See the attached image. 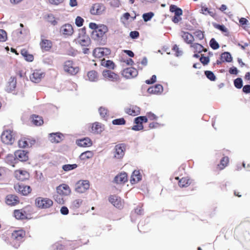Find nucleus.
Segmentation results:
<instances>
[{"label":"nucleus","mask_w":250,"mask_h":250,"mask_svg":"<svg viewBox=\"0 0 250 250\" xmlns=\"http://www.w3.org/2000/svg\"><path fill=\"white\" fill-rule=\"evenodd\" d=\"M73 62L72 61H67L65 62L64 65V70L65 72H69L70 69L73 66Z\"/></svg>","instance_id":"nucleus-58"},{"label":"nucleus","mask_w":250,"mask_h":250,"mask_svg":"<svg viewBox=\"0 0 250 250\" xmlns=\"http://www.w3.org/2000/svg\"><path fill=\"white\" fill-rule=\"evenodd\" d=\"M204 74L206 77L211 82H214L217 79L215 75L212 71L205 70L204 71Z\"/></svg>","instance_id":"nucleus-41"},{"label":"nucleus","mask_w":250,"mask_h":250,"mask_svg":"<svg viewBox=\"0 0 250 250\" xmlns=\"http://www.w3.org/2000/svg\"><path fill=\"white\" fill-rule=\"evenodd\" d=\"M108 201L117 208H120L122 206L120 198H118L116 195H110L108 198Z\"/></svg>","instance_id":"nucleus-29"},{"label":"nucleus","mask_w":250,"mask_h":250,"mask_svg":"<svg viewBox=\"0 0 250 250\" xmlns=\"http://www.w3.org/2000/svg\"><path fill=\"white\" fill-rule=\"evenodd\" d=\"M229 162V158L228 156H224L222 157L220 161V164L218 166L221 169H224L228 164Z\"/></svg>","instance_id":"nucleus-45"},{"label":"nucleus","mask_w":250,"mask_h":250,"mask_svg":"<svg viewBox=\"0 0 250 250\" xmlns=\"http://www.w3.org/2000/svg\"><path fill=\"white\" fill-rule=\"evenodd\" d=\"M234 86L237 89H241L243 86V80L241 77H238L233 81Z\"/></svg>","instance_id":"nucleus-47"},{"label":"nucleus","mask_w":250,"mask_h":250,"mask_svg":"<svg viewBox=\"0 0 250 250\" xmlns=\"http://www.w3.org/2000/svg\"><path fill=\"white\" fill-rule=\"evenodd\" d=\"M102 75L104 78H108L109 81L112 82H116L120 80L118 74L108 69L104 70L102 72Z\"/></svg>","instance_id":"nucleus-15"},{"label":"nucleus","mask_w":250,"mask_h":250,"mask_svg":"<svg viewBox=\"0 0 250 250\" xmlns=\"http://www.w3.org/2000/svg\"><path fill=\"white\" fill-rule=\"evenodd\" d=\"M7 40V33L4 29H0V42H5Z\"/></svg>","instance_id":"nucleus-52"},{"label":"nucleus","mask_w":250,"mask_h":250,"mask_svg":"<svg viewBox=\"0 0 250 250\" xmlns=\"http://www.w3.org/2000/svg\"><path fill=\"white\" fill-rule=\"evenodd\" d=\"M58 194L63 196L69 195L71 193V189L69 186L66 184H62L58 186L56 188Z\"/></svg>","instance_id":"nucleus-21"},{"label":"nucleus","mask_w":250,"mask_h":250,"mask_svg":"<svg viewBox=\"0 0 250 250\" xmlns=\"http://www.w3.org/2000/svg\"><path fill=\"white\" fill-rule=\"evenodd\" d=\"M50 250H66L64 246L59 243H55L50 248Z\"/></svg>","instance_id":"nucleus-59"},{"label":"nucleus","mask_w":250,"mask_h":250,"mask_svg":"<svg viewBox=\"0 0 250 250\" xmlns=\"http://www.w3.org/2000/svg\"><path fill=\"white\" fill-rule=\"evenodd\" d=\"M219 59L222 60V62H224V63H230L233 61V57L229 51L222 52L220 55Z\"/></svg>","instance_id":"nucleus-27"},{"label":"nucleus","mask_w":250,"mask_h":250,"mask_svg":"<svg viewBox=\"0 0 250 250\" xmlns=\"http://www.w3.org/2000/svg\"><path fill=\"white\" fill-rule=\"evenodd\" d=\"M212 24L213 26L221 31L222 33H225L226 36H229V31L228 28L223 24H219L216 22H212Z\"/></svg>","instance_id":"nucleus-33"},{"label":"nucleus","mask_w":250,"mask_h":250,"mask_svg":"<svg viewBox=\"0 0 250 250\" xmlns=\"http://www.w3.org/2000/svg\"><path fill=\"white\" fill-rule=\"evenodd\" d=\"M238 19L239 20L240 26H241L245 31H247L248 33L250 34V32L248 30V28L250 27L248 26L249 24V21L244 17H241L240 18L238 17Z\"/></svg>","instance_id":"nucleus-37"},{"label":"nucleus","mask_w":250,"mask_h":250,"mask_svg":"<svg viewBox=\"0 0 250 250\" xmlns=\"http://www.w3.org/2000/svg\"><path fill=\"white\" fill-rule=\"evenodd\" d=\"M172 50L175 52V56L177 57H180L183 55V52L179 49L178 46L176 44H174L172 47Z\"/></svg>","instance_id":"nucleus-49"},{"label":"nucleus","mask_w":250,"mask_h":250,"mask_svg":"<svg viewBox=\"0 0 250 250\" xmlns=\"http://www.w3.org/2000/svg\"><path fill=\"white\" fill-rule=\"evenodd\" d=\"M111 50L107 47H99L94 49L92 55L94 58H100L110 55Z\"/></svg>","instance_id":"nucleus-8"},{"label":"nucleus","mask_w":250,"mask_h":250,"mask_svg":"<svg viewBox=\"0 0 250 250\" xmlns=\"http://www.w3.org/2000/svg\"><path fill=\"white\" fill-rule=\"evenodd\" d=\"M60 20L59 18H56L52 14H48L47 15V21L52 25L55 26L58 24V21Z\"/></svg>","instance_id":"nucleus-40"},{"label":"nucleus","mask_w":250,"mask_h":250,"mask_svg":"<svg viewBox=\"0 0 250 250\" xmlns=\"http://www.w3.org/2000/svg\"><path fill=\"white\" fill-rule=\"evenodd\" d=\"M193 34L199 40H202L205 37L204 32L200 29L196 30Z\"/></svg>","instance_id":"nucleus-53"},{"label":"nucleus","mask_w":250,"mask_h":250,"mask_svg":"<svg viewBox=\"0 0 250 250\" xmlns=\"http://www.w3.org/2000/svg\"><path fill=\"white\" fill-rule=\"evenodd\" d=\"M200 43L197 42H194L190 45V47L193 48L194 53H202V50L200 48Z\"/></svg>","instance_id":"nucleus-60"},{"label":"nucleus","mask_w":250,"mask_h":250,"mask_svg":"<svg viewBox=\"0 0 250 250\" xmlns=\"http://www.w3.org/2000/svg\"><path fill=\"white\" fill-rule=\"evenodd\" d=\"M94 155V153L92 151L86 150L82 152L79 156V159L81 160L84 161L86 159L91 158Z\"/></svg>","instance_id":"nucleus-39"},{"label":"nucleus","mask_w":250,"mask_h":250,"mask_svg":"<svg viewBox=\"0 0 250 250\" xmlns=\"http://www.w3.org/2000/svg\"><path fill=\"white\" fill-rule=\"evenodd\" d=\"M25 233V231L23 229L14 230L12 233L11 238L23 242Z\"/></svg>","instance_id":"nucleus-18"},{"label":"nucleus","mask_w":250,"mask_h":250,"mask_svg":"<svg viewBox=\"0 0 250 250\" xmlns=\"http://www.w3.org/2000/svg\"><path fill=\"white\" fill-rule=\"evenodd\" d=\"M209 46L213 50H217L219 48L220 45L219 43L216 41V40L214 38H212L209 42Z\"/></svg>","instance_id":"nucleus-46"},{"label":"nucleus","mask_w":250,"mask_h":250,"mask_svg":"<svg viewBox=\"0 0 250 250\" xmlns=\"http://www.w3.org/2000/svg\"><path fill=\"white\" fill-rule=\"evenodd\" d=\"M239 72L237 68L234 66H232L229 69V72L230 75L236 76L239 74Z\"/></svg>","instance_id":"nucleus-62"},{"label":"nucleus","mask_w":250,"mask_h":250,"mask_svg":"<svg viewBox=\"0 0 250 250\" xmlns=\"http://www.w3.org/2000/svg\"><path fill=\"white\" fill-rule=\"evenodd\" d=\"M200 62L204 65H208L210 62V59L208 57H206L204 54H202L200 58Z\"/></svg>","instance_id":"nucleus-55"},{"label":"nucleus","mask_w":250,"mask_h":250,"mask_svg":"<svg viewBox=\"0 0 250 250\" xmlns=\"http://www.w3.org/2000/svg\"><path fill=\"white\" fill-rule=\"evenodd\" d=\"M128 181V175L126 172L123 171L116 175L113 182L117 184H125Z\"/></svg>","instance_id":"nucleus-14"},{"label":"nucleus","mask_w":250,"mask_h":250,"mask_svg":"<svg viewBox=\"0 0 250 250\" xmlns=\"http://www.w3.org/2000/svg\"><path fill=\"white\" fill-rule=\"evenodd\" d=\"M73 32V27L70 23H65L62 25L60 28V33L65 36H70L72 35Z\"/></svg>","instance_id":"nucleus-19"},{"label":"nucleus","mask_w":250,"mask_h":250,"mask_svg":"<svg viewBox=\"0 0 250 250\" xmlns=\"http://www.w3.org/2000/svg\"><path fill=\"white\" fill-rule=\"evenodd\" d=\"M154 16V13L151 11L145 13L142 15V18L145 22H147L151 21Z\"/></svg>","instance_id":"nucleus-44"},{"label":"nucleus","mask_w":250,"mask_h":250,"mask_svg":"<svg viewBox=\"0 0 250 250\" xmlns=\"http://www.w3.org/2000/svg\"><path fill=\"white\" fill-rule=\"evenodd\" d=\"M21 54L26 62H32L34 60V56L30 54L26 49L23 48L21 49Z\"/></svg>","instance_id":"nucleus-30"},{"label":"nucleus","mask_w":250,"mask_h":250,"mask_svg":"<svg viewBox=\"0 0 250 250\" xmlns=\"http://www.w3.org/2000/svg\"><path fill=\"white\" fill-rule=\"evenodd\" d=\"M91 130L94 133L100 134L104 130V125L101 123L95 122L92 124Z\"/></svg>","instance_id":"nucleus-24"},{"label":"nucleus","mask_w":250,"mask_h":250,"mask_svg":"<svg viewBox=\"0 0 250 250\" xmlns=\"http://www.w3.org/2000/svg\"><path fill=\"white\" fill-rule=\"evenodd\" d=\"M175 179L179 180L178 185L181 188L187 187L190 184V179L188 177H183L180 179L178 177H176Z\"/></svg>","instance_id":"nucleus-34"},{"label":"nucleus","mask_w":250,"mask_h":250,"mask_svg":"<svg viewBox=\"0 0 250 250\" xmlns=\"http://www.w3.org/2000/svg\"><path fill=\"white\" fill-rule=\"evenodd\" d=\"M157 81V76L156 75H153L149 79L145 81V83L147 84H153Z\"/></svg>","instance_id":"nucleus-63"},{"label":"nucleus","mask_w":250,"mask_h":250,"mask_svg":"<svg viewBox=\"0 0 250 250\" xmlns=\"http://www.w3.org/2000/svg\"><path fill=\"white\" fill-rule=\"evenodd\" d=\"M31 122L35 126H39L43 124L42 117L39 115L32 114L30 117Z\"/></svg>","instance_id":"nucleus-25"},{"label":"nucleus","mask_w":250,"mask_h":250,"mask_svg":"<svg viewBox=\"0 0 250 250\" xmlns=\"http://www.w3.org/2000/svg\"><path fill=\"white\" fill-rule=\"evenodd\" d=\"M169 11L174 14V15H182L183 10L174 4H171L169 6Z\"/></svg>","instance_id":"nucleus-36"},{"label":"nucleus","mask_w":250,"mask_h":250,"mask_svg":"<svg viewBox=\"0 0 250 250\" xmlns=\"http://www.w3.org/2000/svg\"><path fill=\"white\" fill-rule=\"evenodd\" d=\"M62 196L63 195L59 194H55L53 196V198L55 201L59 204H63L64 203V200Z\"/></svg>","instance_id":"nucleus-57"},{"label":"nucleus","mask_w":250,"mask_h":250,"mask_svg":"<svg viewBox=\"0 0 250 250\" xmlns=\"http://www.w3.org/2000/svg\"><path fill=\"white\" fill-rule=\"evenodd\" d=\"M29 151L27 150L19 149L14 152V154L17 160V163L19 162H25L29 159Z\"/></svg>","instance_id":"nucleus-11"},{"label":"nucleus","mask_w":250,"mask_h":250,"mask_svg":"<svg viewBox=\"0 0 250 250\" xmlns=\"http://www.w3.org/2000/svg\"><path fill=\"white\" fill-rule=\"evenodd\" d=\"M126 144L125 143H121L116 145L114 147V154L113 157L116 159H122L126 150Z\"/></svg>","instance_id":"nucleus-4"},{"label":"nucleus","mask_w":250,"mask_h":250,"mask_svg":"<svg viewBox=\"0 0 250 250\" xmlns=\"http://www.w3.org/2000/svg\"><path fill=\"white\" fill-rule=\"evenodd\" d=\"M98 110L101 118L103 119H105L106 118V115H107V109L104 106H100Z\"/></svg>","instance_id":"nucleus-50"},{"label":"nucleus","mask_w":250,"mask_h":250,"mask_svg":"<svg viewBox=\"0 0 250 250\" xmlns=\"http://www.w3.org/2000/svg\"><path fill=\"white\" fill-rule=\"evenodd\" d=\"M121 75L126 79H130L136 77L138 75V71L134 67H128L124 68L121 71Z\"/></svg>","instance_id":"nucleus-9"},{"label":"nucleus","mask_w":250,"mask_h":250,"mask_svg":"<svg viewBox=\"0 0 250 250\" xmlns=\"http://www.w3.org/2000/svg\"><path fill=\"white\" fill-rule=\"evenodd\" d=\"M78 167V165L76 164H65L62 166V168L64 171L68 172Z\"/></svg>","instance_id":"nucleus-42"},{"label":"nucleus","mask_w":250,"mask_h":250,"mask_svg":"<svg viewBox=\"0 0 250 250\" xmlns=\"http://www.w3.org/2000/svg\"><path fill=\"white\" fill-rule=\"evenodd\" d=\"M96 14L98 15L102 14L105 9L104 4L102 3H96Z\"/></svg>","instance_id":"nucleus-51"},{"label":"nucleus","mask_w":250,"mask_h":250,"mask_svg":"<svg viewBox=\"0 0 250 250\" xmlns=\"http://www.w3.org/2000/svg\"><path fill=\"white\" fill-rule=\"evenodd\" d=\"M12 133V131L10 129L3 130L0 135L1 141L6 145L13 144L14 138Z\"/></svg>","instance_id":"nucleus-7"},{"label":"nucleus","mask_w":250,"mask_h":250,"mask_svg":"<svg viewBox=\"0 0 250 250\" xmlns=\"http://www.w3.org/2000/svg\"><path fill=\"white\" fill-rule=\"evenodd\" d=\"M84 19L81 16H77L75 20V24L78 27H82L84 23Z\"/></svg>","instance_id":"nucleus-54"},{"label":"nucleus","mask_w":250,"mask_h":250,"mask_svg":"<svg viewBox=\"0 0 250 250\" xmlns=\"http://www.w3.org/2000/svg\"><path fill=\"white\" fill-rule=\"evenodd\" d=\"M35 201L36 206L41 209L48 208L53 204V201L48 198L38 197Z\"/></svg>","instance_id":"nucleus-3"},{"label":"nucleus","mask_w":250,"mask_h":250,"mask_svg":"<svg viewBox=\"0 0 250 250\" xmlns=\"http://www.w3.org/2000/svg\"><path fill=\"white\" fill-rule=\"evenodd\" d=\"M142 179V175L139 170H134L131 175L130 182L131 184H135Z\"/></svg>","instance_id":"nucleus-23"},{"label":"nucleus","mask_w":250,"mask_h":250,"mask_svg":"<svg viewBox=\"0 0 250 250\" xmlns=\"http://www.w3.org/2000/svg\"><path fill=\"white\" fill-rule=\"evenodd\" d=\"M132 109V116H137L141 113V108L137 105H131Z\"/></svg>","instance_id":"nucleus-56"},{"label":"nucleus","mask_w":250,"mask_h":250,"mask_svg":"<svg viewBox=\"0 0 250 250\" xmlns=\"http://www.w3.org/2000/svg\"><path fill=\"white\" fill-rule=\"evenodd\" d=\"M22 241L16 240L14 239H12V240L10 242V245L15 249H18L21 245Z\"/></svg>","instance_id":"nucleus-64"},{"label":"nucleus","mask_w":250,"mask_h":250,"mask_svg":"<svg viewBox=\"0 0 250 250\" xmlns=\"http://www.w3.org/2000/svg\"><path fill=\"white\" fill-rule=\"evenodd\" d=\"M44 76L45 73L36 70L30 76V79L32 82L38 83Z\"/></svg>","instance_id":"nucleus-22"},{"label":"nucleus","mask_w":250,"mask_h":250,"mask_svg":"<svg viewBox=\"0 0 250 250\" xmlns=\"http://www.w3.org/2000/svg\"><path fill=\"white\" fill-rule=\"evenodd\" d=\"M4 160L6 163L12 166L13 167H15V165L18 164L17 160L14 154V155L12 154H7Z\"/></svg>","instance_id":"nucleus-31"},{"label":"nucleus","mask_w":250,"mask_h":250,"mask_svg":"<svg viewBox=\"0 0 250 250\" xmlns=\"http://www.w3.org/2000/svg\"><path fill=\"white\" fill-rule=\"evenodd\" d=\"M76 144L80 147H88L93 145V142L90 138L85 137L77 139Z\"/></svg>","instance_id":"nucleus-16"},{"label":"nucleus","mask_w":250,"mask_h":250,"mask_svg":"<svg viewBox=\"0 0 250 250\" xmlns=\"http://www.w3.org/2000/svg\"><path fill=\"white\" fill-rule=\"evenodd\" d=\"M199 12L201 14H202L204 15H209L210 16L212 17L213 18H215L216 17V13H214L212 11H210L207 6L205 4H202L201 5V9L199 10Z\"/></svg>","instance_id":"nucleus-28"},{"label":"nucleus","mask_w":250,"mask_h":250,"mask_svg":"<svg viewBox=\"0 0 250 250\" xmlns=\"http://www.w3.org/2000/svg\"><path fill=\"white\" fill-rule=\"evenodd\" d=\"M36 143V140L30 136L24 137L18 142V146L20 148H25L31 147Z\"/></svg>","instance_id":"nucleus-10"},{"label":"nucleus","mask_w":250,"mask_h":250,"mask_svg":"<svg viewBox=\"0 0 250 250\" xmlns=\"http://www.w3.org/2000/svg\"><path fill=\"white\" fill-rule=\"evenodd\" d=\"M55 136L56 137L57 144L61 143L64 138V136L63 133L60 132H56Z\"/></svg>","instance_id":"nucleus-61"},{"label":"nucleus","mask_w":250,"mask_h":250,"mask_svg":"<svg viewBox=\"0 0 250 250\" xmlns=\"http://www.w3.org/2000/svg\"><path fill=\"white\" fill-rule=\"evenodd\" d=\"M31 208L30 206H27L22 209H15L13 211V216L19 220H29L31 219L29 216L30 215L29 212L32 211Z\"/></svg>","instance_id":"nucleus-2"},{"label":"nucleus","mask_w":250,"mask_h":250,"mask_svg":"<svg viewBox=\"0 0 250 250\" xmlns=\"http://www.w3.org/2000/svg\"><path fill=\"white\" fill-rule=\"evenodd\" d=\"M5 203L8 206H14L20 203V199L16 194H8L5 197Z\"/></svg>","instance_id":"nucleus-20"},{"label":"nucleus","mask_w":250,"mask_h":250,"mask_svg":"<svg viewBox=\"0 0 250 250\" xmlns=\"http://www.w3.org/2000/svg\"><path fill=\"white\" fill-rule=\"evenodd\" d=\"M101 65L108 69L114 70L116 67L115 62L110 60L101 61Z\"/></svg>","instance_id":"nucleus-32"},{"label":"nucleus","mask_w":250,"mask_h":250,"mask_svg":"<svg viewBox=\"0 0 250 250\" xmlns=\"http://www.w3.org/2000/svg\"><path fill=\"white\" fill-rule=\"evenodd\" d=\"M89 186L88 180H81L76 183L75 190L78 193H83L89 189Z\"/></svg>","instance_id":"nucleus-6"},{"label":"nucleus","mask_w":250,"mask_h":250,"mask_svg":"<svg viewBox=\"0 0 250 250\" xmlns=\"http://www.w3.org/2000/svg\"><path fill=\"white\" fill-rule=\"evenodd\" d=\"M242 228V226L240 225L238 227L234 229V233L236 235H238L240 240H244L246 241H249L250 240V233L247 230L245 231H240Z\"/></svg>","instance_id":"nucleus-13"},{"label":"nucleus","mask_w":250,"mask_h":250,"mask_svg":"<svg viewBox=\"0 0 250 250\" xmlns=\"http://www.w3.org/2000/svg\"><path fill=\"white\" fill-rule=\"evenodd\" d=\"M17 85V79L15 76H11L8 82V85L6 86V91L8 92H11L14 90Z\"/></svg>","instance_id":"nucleus-26"},{"label":"nucleus","mask_w":250,"mask_h":250,"mask_svg":"<svg viewBox=\"0 0 250 250\" xmlns=\"http://www.w3.org/2000/svg\"><path fill=\"white\" fill-rule=\"evenodd\" d=\"M75 40L77 41V43L80 44L83 47H87L89 46L91 43V41L90 39H88V40L85 39H76Z\"/></svg>","instance_id":"nucleus-43"},{"label":"nucleus","mask_w":250,"mask_h":250,"mask_svg":"<svg viewBox=\"0 0 250 250\" xmlns=\"http://www.w3.org/2000/svg\"><path fill=\"white\" fill-rule=\"evenodd\" d=\"M41 46L42 48L45 51H49L52 46V42L48 40H42L41 42Z\"/></svg>","instance_id":"nucleus-38"},{"label":"nucleus","mask_w":250,"mask_h":250,"mask_svg":"<svg viewBox=\"0 0 250 250\" xmlns=\"http://www.w3.org/2000/svg\"><path fill=\"white\" fill-rule=\"evenodd\" d=\"M112 124L113 125H125L126 121L123 117L119 118L113 120L112 121Z\"/></svg>","instance_id":"nucleus-48"},{"label":"nucleus","mask_w":250,"mask_h":250,"mask_svg":"<svg viewBox=\"0 0 250 250\" xmlns=\"http://www.w3.org/2000/svg\"><path fill=\"white\" fill-rule=\"evenodd\" d=\"M14 188L17 192L24 196L28 195L32 191L30 186L25 185L22 183L16 184Z\"/></svg>","instance_id":"nucleus-5"},{"label":"nucleus","mask_w":250,"mask_h":250,"mask_svg":"<svg viewBox=\"0 0 250 250\" xmlns=\"http://www.w3.org/2000/svg\"><path fill=\"white\" fill-rule=\"evenodd\" d=\"M14 177L19 181L23 182L29 180V173L25 170L19 169L16 170L14 173Z\"/></svg>","instance_id":"nucleus-12"},{"label":"nucleus","mask_w":250,"mask_h":250,"mask_svg":"<svg viewBox=\"0 0 250 250\" xmlns=\"http://www.w3.org/2000/svg\"><path fill=\"white\" fill-rule=\"evenodd\" d=\"M89 28L92 30L91 37L93 40L97 41L99 45H104L106 43L107 36L105 34L108 31V28L106 25L91 22Z\"/></svg>","instance_id":"nucleus-1"},{"label":"nucleus","mask_w":250,"mask_h":250,"mask_svg":"<svg viewBox=\"0 0 250 250\" xmlns=\"http://www.w3.org/2000/svg\"><path fill=\"white\" fill-rule=\"evenodd\" d=\"M87 76L90 82H95L98 80V73L96 70H93L87 72Z\"/></svg>","instance_id":"nucleus-35"},{"label":"nucleus","mask_w":250,"mask_h":250,"mask_svg":"<svg viewBox=\"0 0 250 250\" xmlns=\"http://www.w3.org/2000/svg\"><path fill=\"white\" fill-rule=\"evenodd\" d=\"M164 90L163 86L161 84L157 83L149 87L147 89V92L150 94L160 95Z\"/></svg>","instance_id":"nucleus-17"}]
</instances>
